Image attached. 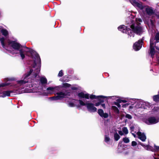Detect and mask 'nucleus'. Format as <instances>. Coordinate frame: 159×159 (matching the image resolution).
I'll return each instance as SVG.
<instances>
[{
    "label": "nucleus",
    "mask_w": 159,
    "mask_h": 159,
    "mask_svg": "<svg viewBox=\"0 0 159 159\" xmlns=\"http://www.w3.org/2000/svg\"><path fill=\"white\" fill-rule=\"evenodd\" d=\"M33 70H30L23 77V79L16 81L17 84H11L8 81L16 80L14 77L7 78L4 79L5 82L0 84V97L4 98L9 96L11 93L20 94L25 92L24 88L26 86L30 88L34 84H36L38 81L35 80L36 77H34Z\"/></svg>",
    "instance_id": "obj_1"
},
{
    "label": "nucleus",
    "mask_w": 159,
    "mask_h": 159,
    "mask_svg": "<svg viewBox=\"0 0 159 159\" xmlns=\"http://www.w3.org/2000/svg\"><path fill=\"white\" fill-rule=\"evenodd\" d=\"M0 41L2 47L7 50L10 51V48H12L13 50L11 52L12 54H19L22 59H24L25 55L31 56L34 60L32 66L33 72L34 77H36L40 71L41 66V59L39 54L35 51L26 47L22 46L17 42L7 40L3 38H0Z\"/></svg>",
    "instance_id": "obj_2"
},
{
    "label": "nucleus",
    "mask_w": 159,
    "mask_h": 159,
    "mask_svg": "<svg viewBox=\"0 0 159 159\" xmlns=\"http://www.w3.org/2000/svg\"><path fill=\"white\" fill-rule=\"evenodd\" d=\"M133 19L131 20L130 22L127 21L128 24H131L130 27L132 30V31L124 25H120L118 27V29L119 30L123 33L127 34L130 37L132 36L134 37V33L139 34H141L142 33L143 31L139 24V22H142V19L140 18H135L134 17L133 18Z\"/></svg>",
    "instance_id": "obj_3"
},
{
    "label": "nucleus",
    "mask_w": 159,
    "mask_h": 159,
    "mask_svg": "<svg viewBox=\"0 0 159 159\" xmlns=\"http://www.w3.org/2000/svg\"><path fill=\"white\" fill-rule=\"evenodd\" d=\"M89 98L91 99H94L96 100L93 101L94 105L91 103H86L83 101L79 100L77 101L79 102L80 106H86L88 111L91 112H94L97 111V108L94 107L98 106L99 105V96H96L95 95H91Z\"/></svg>",
    "instance_id": "obj_4"
},
{
    "label": "nucleus",
    "mask_w": 159,
    "mask_h": 159,
    "mask_svg": "<svg viewBox=\"0 0 159 159\" xmlns=\"http://www.w3.org/2000/svg\"><path fill=\"white\" fill-rule=\"evenodd\" d=\"M60 90L59 87H49L47 89L48 93L52 94L56 93L57 95L56 96L51 97L50 99L52 100H60L64 98L66 95V93L62 92H58Z\"/></svg>",
    "instance_id": "obj_5"
},
{
    "label": "nucleus",
    "mask_w": 159,
    "mask_h": 159,
    "mask_svg": "<svg viewBox=\"0 0 159 159\" xmlns=\"http://www.w3.org/2000/svg\"><path fill=\"white\" fill-rule=\"evenodd\" d=\"M143 121L148 125L154 124L158 122L159 119L155 117H151L144 119Z\"/></svg>",
    "instance_id": "obj_6"
},
{
    "label": "nucleus",
    "mask_w": 159,
    "mask_h": 159,
    "mask_svg": "<svg viewBox=\"0 0 159 159\" xmlns=\"http://www.w3.org/2000/svg\"><path fill=\"white\" fill-rule=\"evenodd\" d=\"M131 3L134 6L140 10H143L145 7L143 5L141 2L136 1L135 0H132Z\"/></svg>",
    "instance_id": "obj_7"
},
{
    "label": "nucleus",
    "mask_w": 159,
    "mask_h": 159,
    "mask_svg": "<svg viewBox=\"0 0 159 159\" xmlns=\"http://www.w3.org/2000/svg\"><path fill=\"white\" fill-rule=\"evenodd\" d=\"M143 39L139 40L138 42L134 43L133 45V48L135 51H138L141 48L143 45Z\"/></svg>",
    "instance_id": "obj_8"
},
{
    "label": "nucleus",
    "mask_w": 159,
    "mask_h": 159,
    "mask_svg": "<svg viewBox=\"0 0 159 159\" xmlns=\"http://www.w3.org/2000/svg\"><path fill=\"white\" fill-rule=\"evenodd\" d=\"M138 131L137 132V134L139 139L141 140L142 141H144L146 138V136L143 133H142L140 131L139 129L138 128Z\"/></svg>",
    "instance_id": "obj_9"
},
{
    "label": "nucleus",
    "mask_w": 159,
    "mask_h": 159,
    "mask_svg": "<svg viewBox=\"0 0 159 159\" xmlns=\"http://www.w3.org/2000/svg\"><path fill=\"white\" fill-rule=\"evenodd\" d=\"M43 88H42L40 89H39L38 88H37L36 89H34V88L32 90H30L27 92L28 93H37V95H41L42 94V91Z\"/></svg>",
    "instance_id": "obj_10"
},
{
    "label": "nucleus",
    "mask_w": 159,
    "mask_h": 159,
    "mask_svg": "<svg viewBox=\"0 0 159 159\" xmlns=\"http://www.w3.org/2000/svg\"><path fill=\"white\" fill-rule=\"evenodd\" d=\"M78 96L80 98H85L87 99H89V94L88 93H84L83 92H80L79 93Z\"/></svg>",
    "instance_id": "obj_11"
},
{
    "label": "nucleus",
    "mask_w": 159,
    "mask_h": 159,
    "mask_svg": "<svg viewBox=\"0 0 159 159\" xmlns=\"http://www.w3.org/2000/svg\"><path fill=\"white\" fill-rule=\"evenodd\" d=\"M143 101L142 100H138L135 106L134 109L136 110L139 108L142 109Z\"/></svg>",
    "instance_id": "obj_12"
},
{
    "label": "nucleus",
    "mask_w": 159,
    "mask_h": 159,
    "mask_svg": "<svg viewBox=\"0 0 159 159\" xmlns=\"http://www.w3.org/2000/svg\"><path fill=\"white\" fill-rule=\"evenodd\" d=\"M150 54L151 55V57L153 58L156 52L155 50L153 45H150Z\"/></svg>",
    "instance_id": "obj_13"
},
{
    "label": "nucleus",
    "mask_w": 159,
    "mask_h": 159,
    "mask_svg": "<svg viewBox=\"0 0 159 159\" xmlns=\"http://www.w3.org/2000/svg\"><path fill=\"white\" fill-rule=\"evenodd\" d=\"M146 11L147 13L149 15H151L154 13V11L152 8L148 7L146 8Z\"/></svg>",
    "instance_id": "obj_14"
},
{
    "label": "nucleus",
    "mask_w": 159,
    "mask_h": 159,
    "mask_svg": "<svg viewBox=\"0 0 159 159\" xmlns=\"http://www.w3.org/2000/svg\"><path fill=\"white\" fill-rule=\"evenodd\" d=\"M40 82L42 85L45 84L47 83V80L44 76L40 78Z\"/></svg>",
    "instance_id": "obj_15"
},
{
    "label": "nucleus",
    "mask_w": 159,
    "mask_h": 159,
    "mask_svg": "<svg viewBox=\"0 0 159 159\" xmlns=\"http://www.w3.org/2000/svg\"><path fill=\"white\" fill-rule=\"evenodd\" d=\"M150 106V104L149 103L144 102L143 101L142 109H147L149 108Z\"/></svg>",
    "instance_id": "obj_16"
},
{
    "label": "nucleus",
    "mask_w": 159,
    "mask_h": 159,
    "mask_svg": "<svg viewBox=\"0 0 159 159\" xmlns=\"http://www.w3.org/2000/svg\"><path fill=\"white\" fill-rule=\"evenodd\" d=\"M68 106L70 107H73L76 106L77 107H80L79 104H77L75 103V100H73L72 102H69L68 103Z\"/></svg>",
    "instance_id": "obj_17"
},
{
    "label": "nucleus",
    "mask_w": 159,
    "mask_h": 159,
    "mask_svg": "<svg viewBox=\"0 0 159 159\" xmlns=\"http://www.w3.org/2000/svg\"><path fill=\"white\" fill-rule=\"evenodd\" d=\"M100 116L104 118H107L108 116V114L106 113H104L103 111L102 110L100 109Z\"/></svg>",
    "instance_id": "obj_18"
},
{
    "label": "nucleus",
    "mask_w": 159,
    "mask_h": 159,
    "mask_svg": "<svg viewBox=\"0 0 159 159\" xmlns=\"http://www.w3.org/2000/svg\"><path fill=\"white\" fill-rule=\"evenodd\" d=\"M1 32L2 34L5 37H7L8 35V31L6 29H2L1 30Z\"/></svg>",
    "instance_id": "obj_19"
},
{
    "label": "nucleus",
    "mask_w": 159,
    "mask_h": 159,
    "mask_svg": "<svg viewBox=\"0 0 159 159\" xmlns=\"http://www.w3.org/2000/svg\"><path fill=\"white\" fill-rule=\"evenodd\" d=\"M130 129L132 132V134L133 135L134 137H136V134L133 133H132L133 132H134L135 133H136L137 132V130L135 129V127L134 126H132L130 127Z\"/></svg>",
    "instance_id": "obj_20"
},
{
    "label": "nucleus",
    "mask_w": 159,
    "mask_h": 159,
    "mask_svg": "<svg viewBox=\"0 0 159 159\" xmlns=\"http://www.w3.org/2000/svg\"><path fill=\"white\" fill-rule=\"evenodd\" d=\"M155 39L153 38V37H152L150 40V45H155L156 43H157L158 42V41H156L155 42Z\"/></svg>",
    "instance_id": "obj_21"
},
{
    "label": "nucleus",
    "mask_w": 159,
    "mask_h": 159,
    "mask_svg": "<svg viewBox=\"0 0 159 159\" xmlns=\"http://www.w3.org/2000/svg\"><path fill=\"white\" fill-rule=\"evenodd\" d=\"M108 97L104 96H100V104L105 101H106L107 100V98Z\"/></svg>",
    "instance_id": "obj_22"
},
{
    "label": "nucleus",
    "mask_w": 159,
    "mask_h": 159,
    "mask_svg": "<svg viewBox=\"0 0 159 159\" xmlns=\"http://www.w3.org/2000/svg\"><path fill=\"white\" fill-rule=\"evenodd\" d=\"M111 109L116 114H119V110L117 107L115 106H113L111 107Z\"/></svg>",
    "instance_id": "obj_23"
},
{
    "label": "nucleus",
    "mask_w": 159,
    "mask_h": 159,
    "mask_svg": "<svg viewBox=\"0 0 159 159\" xmlns=\"http://www.w3.org/2000/svg\"><path fill=\"white\" fill-rule=\"evenodd\" d=\"M120 138V136L119 135L116 133L114 134V139L116 141H118Z\"/></svg>",
    "instance_id": "obj_24"
},
{
    "label": "nucleus",
    "mask_w": 159,
    "mask_h": 159,
    "mask_svg": "<svg viewBox=\"0 0 159 159\" xmlns=\"http://www.w3.org/2000/svg\"><path fill=\"white\" fill-rule=\"evenodd\" d=\"M122 130L124 134H127L128 133V131L126 127H124L122 128Z\"/></svg>",
    "instance_id": "obj_25"
},
{
    "label": "nucleus",
    "mask_w": 159,
    "mask_h": 159,
    "mask_svg": "<svg viewBox=\"0 0 159 159\" xmlns=\"http://www.w3.org/2000/svg\"><path fill=\"white\" fill-rule=\"evenodd\" d=\"M153 100L156 102L159 100V95H155L153 97Z\"/></svg>",
    "instance_id": "obj_26"
},
{
    "label": "nucleus",
    "mask_w": 159,
    "mask_h": 159,
    "mask_svg": "<svg viewBox=\"0 0 159 159\" xmlns=\"http://www.w3.org/2000/svg\"><path fill=\"white\" fill-rule=\"evenodd\" d=\"M123 141L126 143H129V139L128 138H124L123 139Z\"/></svg>",
    "instance_id": "obj_27"
},
{
    "label": "nucleus",
    "mask_w": 159,
    "mask_h": 159,
    "mask_svg": "<svg viewBox=\"0 0 159 159\" xmlns=\"http://www.w3.org/2000/svg\"><path fill=\"white\" fill-rule=\"evenodd\" d=\"M116 101L118 102H119V103H121V102H125L127 101H126L125 100H121L119 98L117 99Z\"/></svg>",
    "instance_id": "obj_28"
},
{
    "label": "nucleus",
    "mask_w": 159,
    "mask_h": 159,
    "mask_svg": "<svg viewBox=\"0 0 159 159\" xmlns=\"http://www.w3.org/2000/svg\"><path fill=\"white\" fill-rule=\"evenodd\" d=\"M105 141L107 143H108V142H109V141L110 140V139L109 137H108L107 136H105Z\"/></svg>",
    "instance_id": "obj_29"
},
{
    "label": "nucleus",
    "mask_w": 159,
    "mask_h": 159,
    "mask_svg": "<svg viewBox=\"0 0 159 159\" xmlns=\"http://www.w3.org/2000/svg\"><path fill=\"white\" fill-rule=\"evenodd\" d=\"M155 38V39L156 40V41L159 40V33H157L156 34Z\"/></svg>",
    "instance_id": "obj_30"
},
{
    "label": "nucleus",
    "mask_w": 159,
    "mask_h": 159,
    "mask_svg": "<svg viewBox=\"0 0 159 159\" xmlns=\"http://www.w3.org/2000/svg\"><path fill=\"white\" fill-rule=\"evenodd\" d=\"M63 86L65 87H68L70 86V85L68 83H64L63 84Z\"/></svg>",
    "instance_id": "obj_31"
},
{
    "label": "nucleus",
    "mask_w": 159,
    "mask_h": 159,
    "mask_svg": "<svg viewBox=\"0 0 159 159\" xmlns=\"http://www.w3.org/2000/svg\"><path fill=\"white\" fill-rule=\"evenodd\" d=\"M108 97L110 98H111L113 99H118L117 98H118V97L116 96H111V97Z\"/></svg>",
    "instance_id": "obj_32"
},
{
    "label": "nucleus",
    "mask_w": 159,
    "mask_h": 159,
    "mask_svg": "<svg viewBox=\"0 0 159 159\" xmlns=\"http://www.w3.org/2000/svg\"><path fill=\"white\" fill-rule=\"evenodd\" d=\"M63 75V73L62 70H60L58 75V76L59 77H61Z\"/></svg>",
    "instance_id": "obj_33"
},
{
    "label": "nucleus",
    "mask_w": 159,
    "mask_h": 159,
    "mask_svg": "<svg viewBox=\"0 0 159 159\" xmlns=\"http://www.w3.org/2000/svg\"><path fill=\"white\" fill-rule=\"evenodd\" d=\"M126 117L128 118L129 119H131L132 118L131 116L128 114H127L125 115Z\"/></svg>",
    "instance_id": "obj_34"
},
{
    "label": "nucleus",
    "mask_w": 159,
    "mask_h": 159,
    "mask_svg": "<svg viewBox=\"0 0 159 159\" xmlns=\"http://www.w3.org/2000/svg\"><path fill=\"white\" fill-rule=\"evenodd\" d=\"M119 102H115L114 103V104L116 105V106H117V107L119 108H120V107H121V106L119 104V103H118Z\"/></svg>",
    "instance_id": "obj_35"
},
{
    "label": "nucleus",
    "mask_w": 159,
    "mask_h": 159,
    "mask_svg": "<svg viewBox=\"0 0 159 159\" xmlns=\"http://www.w3.org/2000/svg\"><path fill=\"white\" fill-rule=\"evenodd\" d=\"M137 143L134 141H132V146H135L137 145Z\"/></svg>",
    "instance_id": "obj_36"
},
{
    "label": "nucleus",
    "mask_w": 159,
    "mask_h": 159,
    "mask_svg": "<svg viewBox=\"0 0 159 159\" xmlns=\"http://www.w3.org/2000/svg\"><path fill=\"white\" fill-rule=\"evenodd\" d=\"M129 103H127L122 105V107H127Z\"/></svg>",
    "instance_id": "obj_37"
},
{
    "label": "nucleus",
    "mask_w": 159,
    "mask_h": 159,
    "mask_svg": "<svg viewBox=\"0 0 159 159\" xmlns=\"http://www.w3.org/2000/svg\"><path fill=\"white\" fill-rule=\"evenodd\" d=\"M119 134L121 135H122L124 134V133L121 131H119L118 132Z\"/></svg>",
    "instance_id": "obj_38"
},
{
    "label": "nucleus",
    "mask_w": 159,
    "mask_h": 159,
    "mask_svg": "<svg viewBox=\"0 0 159 159\" xmlns=\"http://www.w3.org/2000/svg\"><path fill=\"white\" fill-rule=\"evenodd\" d=\"M154 148L157 150H158L159 149V147L156 145H154Z\"/></svg>",
    "instance_id": "obj_39"
},
{
    "label": "nucleus",
    "mask_w": 159,
    "mask_h": 159,
    "mask_svg": "<svg viewBox=\"0 0 159 159\" xmlns=\"http://www.w3.org/2000/svg\"><path fill=\"white\" fill-rule=\"evenodd\" d=\"M71 89L73 90H75L77 89V88L75 87H72L71 88Z\"/></svg>",
    "instance_id": "obj_40"
},
{
    "label": "nucleus",
    "mask_w": 159,
    "mask_h": 159,
    "mask_svg": "<svg viewBox=\"0 0 159 159\" xmlns=\"http://www.w3.org/2000/svg\"><path fill=\"white\" fill-rule=\"evenodd\" d=\"M129 108L130 109H133L134 108V106H130L129 107Z\"/></svg>",
    "instance_id": "obj_41"
},
{
    "label": "nucleus",
    "mask_w": 159,
    "mask_h": 159,
    "mask_svg": "<svg viewBox=\"0 0 159 159\" xmlns=\"http://www.w3.org/2000/svg\"><path fill=\"white\" fill-rule=\"evenodd\" d=\"M101 106L103 108H104L105 107V105L104 104H102Z\"/></svg>",
    "instance_id": "obj_42"
},
{
    "label": "nucleus",
    "mask_w": 159,
    "mask_h": 159,
    "mask_svg": "<svg viewBox=\"0 0 159 159\" xmlns=\"http://www.w3.org/2000/svg\"><path fill=\"white\" fill-rule=\"evenodd\" d=\"M156 48L159 51V48L157 46H155Z\"/></svg>",
    "instance_id": "obj_43"
},
{
    "label": "nucleus",
    "mask_w": 159,
    "mask_h": 159,
    "mask_svg": "<svg viewBox=\"0 0 159 159\" xmlns=\"http://www.w3.org/2000/svg\"><path fill=\"white\" fill-rule=\"evenodd\" d=\"M98 113L99 115V109L98 110Z\"/></svg>",
    "instance_id": "obj_44"
},
{
    "label": "nucleus",
    "mask_w": 159,
    "mask_h": 159,
    "mask_svg": "<svg viewBox=\"0 0 159 159\" xmlns=\"http://www.w3.org/2000/svg\"><path fill=\"white\" fill-rule=\"evenodd\" d=\"M131 102H132V101H135V100L134 99H132L131 100Z\"/></svg>",
    "instance_id": "obj_45"
},
{
    "label": "nucleus",
    "mask_w": 159,
    "mask_h": 159,
    "mask_svg": "<svg viewBox=\"0 0 159 159\" xmlns=\"http://www.w3.org/2000/svg\"><path fill=\"white\" fill-rule=\"evenodd\" d=\"M64 80V81H65V82H67V81H68V80Z\"/></svg>",
    "instance_id": "obj_46"
},
{
    "label": "nucleus",
    "mask_w": 159,
    "mask_h": 159,
    "mask_svg": "<svg viewBox=\"0 0 159 159\" xmlns=\"http://www.w3.org/2000/svg\"><path fill=\"white\" fill-rule=\"evenodd\" d=\"M132 17H133V16H130V18H132Z\"/></svg>",
    "instance_id": "obj_47"
},
{
    "label": "nucleus",
    "mask_w": 159,
    "mask_h": 159,
    "mask_svg": "<svg viewBox=\"0 0 159 159\" xmlns=\"http://www.w3.org/2000/svg\"><path fill=\"white\" fill-rule=\"evenodd\" d=\"M65 77H66V76H64V79H65Z\"/></svg>",
    "instance_id": "obj_48"
},
{
    "label": "nucleus",
    "mask_w": 159,
    "mask_h": 159,
    "mask_svg": "<svg viewBox=\"0 0 159 159\" xmlns=\"http://www.w3.org/2000/svg\"><path fill=\"white\" fill-rule=\"evenodd\" d=\"M154 159H157L155 157H154Z\"/></svg>",
    "instance_id": "obj_49"
},
{
    "label": "nucleus",
    "mask_w": 159,
    "mask_h": 159,
    "mask_svg": "<svg viewBox=\"0 0 159 159\" xmlns=\"http://www.w3.org/2000/svg\"><path fill=\"white\" fill-rule=\"evenodd\" d=\"M141 145L142 146H143V145H142V144H141Z\"/></svg>",
    "instance_id": "obj_50"
}]
</instances>
